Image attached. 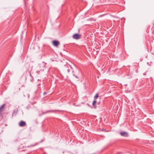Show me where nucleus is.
<instances>
[{
  "instance_id": "obj_1",
  "label": "nucleus",
  "mask_w": 154,
  "mask_h": 154,
  "mask_svg": "<svg viewBox=\"0 0 154 154\" xmlns=\"http://www.w3.org/2000/svg\"><path fill=\"white\" fill-rule=\"evenodd\" d=\"M120 134L122 136L125 137H127L128 136V133L124 131H122L121 132Z\"/></svg>"
},
{
  "instance_id": "obj_2",
  "label": "nucleus",
  "mask_w": 154,
  "mask_h": 154,
  "mask_svg": "<svg viewBox=\"0 0 154 154\" xmlns=\"http://www.w3.org/2000/svg\"><path fill=\"white\" fill-rule=\"evenodd\" d=\"M53 44L56 47H57L59 44V42L57 41H54L52 42Z\"/></svg>"
},
{
  "instance_id": "obj_3",
  "label": "nucleus",
  "mask_w": 154,
  "mask_h": 154,
  "mask_svg": "<svg viewBox=\"0 0 154 154\" xmlns=\"http://www.w3.org/2000/svg\"><path fill=\"white\" fill-rule=\"evenodd\" d=\"M26 123L25 122L23 121H21L19 123V125L20 126H23L25 125Z\"/></svg>"
},
{
  "instance_id": "obj_4",
  "label": "nucleus",
  "mask_w": 154,
  "mask_h": 154,
  "mask_svg": "<svg viewBox=\"0 0 154 154\" xmlns=\"http://www.w3.org/2000/svg\"><path fill=\"white\" fill-rule=\"evenodd\" d=\"M5 105V104H4L1 107H0V113L3 111L4 109V107Z\"/></svg>"
},
{
  "instance_id": "obj_5",
  "label": "nucleus",
  "mask_w": 154,
  "mask_h": 154,
  "mask_svg": "<svg viewBox=\"0 0 154 154\" xmlns=\"http://www.w3.org/2000/svg\"><path fill=\"white\" fill-rule=\"evenodd\" d=\"M97 102V101L96 100H94L93 103H92V105L94 106V107L95 108H96V106H95L94 105V104L96 103Z\"/></svg>"
},
{
  "instance_id": "obj_6",
  "label": "nucleus",
  "mask_w": 154,
  "mask_h": 154,
  "mask_svg": "<svg viewBox=\"0 0 154 154\" xmlns=\"http://www.w3.org/2000/svg\"><path fill=\"white\" fill-rule=\"evenodd\" d=\"M73 38H74L77 39V33H75L73 35Z\"/></svg>"
},
{
  "instance_id": "obj_7",
  "label": "nucleus",
  "mask_w": 154,
  "mask_h": 154,
  "mask_svg": "<svg viewBox=\"0 0 154 154\" xmlns=\"http://www.w3.org/2000/svg\"><path fill=\"white\" fill-rule=\"evenodd\" d=\"M98 97V94H97L94 97V100H96V99H97Z\"/></svg>"
},
{
  "instance_id": "obj_8",
  "label": "nucleus",
  "mask_w": 154,
  "mask_h": 154,
  "mask_svg": "<svg viewBox=\"0 0 154 154\" xmlns=\"http://www.w3.org/2000/svg\"><path fill=\"white\" fill-rule=\"evenodd\" d=\"M81 36V35L78 34V39H79L80 38Z\"/></svg>"
},
{
  "instance_id": "obj_9",
  "label": "nucleus",
  "mask_w": 154,
  "mask_h": 154,
  "mask_svg": "<svg viewBox=\"0 0 154 154\" xmlns=\"http://www.w3.org/2000/svg\"><path fill=\"white\" fill-rule=\"evenodd\" d=\"M143 75H146V73L145 72L143 73Z\"/></svg>"
},
{
  "instance_id": "obj_10",
  "label": "nucleus",
  "mask_w": 154,
  "mask_h": 154,
  "mask_svg": "<svg viewBox=\"0 0 154 154\" xmlns=\"http://www.w3.org/2000/svg\"><path fill=\"white\" fill-rule=\"evenodd\" d=\"M46 94V93H45V92H44V94Z\"/></svg>"
}]
</instances>
